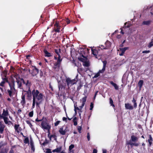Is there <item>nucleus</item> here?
Masks as SVG:
<instances>
[{
  "instance_id": "obj_10",
  "label": "nucleus",
  "mask_w": 153,
  "mask_h": 153,
  "mask_svg": "<svg viewBox=\"0 0 153 153\" xmlns=\"http://www.w3.org/2000/svg\"><path fill=\"white\" fill-rule=\"evenodd\" d=\"M125 107L127 109L132 110L133 109V107L129 103H126Z\"/></svg>"
},
{
  "instance_id": "obj_17",
  "label": "nucleus",
  "mask_w": 153,
  "mask_h": 153,
  "mask_svg": "<svg viewBox=\"0 0 153 153\" xmlns=\"http://www.w3.org/2000/svg\"><path fill=\"white\" fill-rule=\"evenodd\" d=\"M2 118L3 119L4 122L6 124H8L9 123H11L10 121L8 120L9 119L7 117H4Z\"/></svg>"
},
{
  "instance_id": "obj_5",
  "label": "nucleus",
  "mask_w": 153,
  "mask_h": 153,
  "mask_svg": "<svg viewBox=\"0 0 153 153\" xmlns=\"http://www.w3.org/2000/svg\"><path fill=\"white\" fill-rule=\"evenodd\" d=\"M41 125L42 128L44 129L47 130L48 131L51 128V126L45 121H42L41 123Z\"/></svg>"
},
{
  "instance_id": "obj_38",
  "label": "nucleus",
  "mask_w": 153,
  "mask_h": 153,
  "mask_svg": "<svg viewBox=\"0 0 153 153\" xmlns=\"http://www.w3.org/2000/svg\"><path fill=\"white\" fill-rule=\"evenodd\" d=\"M26 123L29 125V126L30 127L32 128V125L30 122L29 120H26Z\"/></svg>"
},
{
  "instance_id": "obj_60",
  "label": "nucleus",
  "mask_w": 153,
  "mask_h": 153,
  "mask_svg": "<svg viewBox=\"0 0 153 153\" xmlns=\"http://www.w3.org/2000/svg\"><path fill=\"white\" fill-rule=\"evenodd\" d=\"M98 92V91H97L95 93L94 96V99H95V97H96L97 95V94Z\"/></svg>"
},
{
  "instance_id": "obj_22",
  "label": "nucleus",
  "mask_w": 153,
  "mask_h": 153,
  "mask_svg": "<svg viewBox=\"0 0 153 153\" xmlns=\"http://www.w3.org/2000/svg\"><path fill=\"white\" fill-rule=\"evenodd\" d=\"M105 44L106 46V48H107V49L109 47H110L111 46V43L109 42V41H107L105 43Z\"/></svg>"
},
{
  "instance_id": "obj_27",
  "label": "nucleus",
  "mask_w": 153,
  "mask_h": 153,
  "mask_svg": "<svg viewBox=\"0 0 153 153\" xmlns=\"http://www.w3.org/2000/svg\"><path fill=\"white\" fill-rule=\"evenodd\" d=\"M61 147H60L59 148H58L57 149L53 150L52 151L53 152H59L61 150Z\"/></svg>"
},
{
  "instance_id": "obj_28",
  "label": "nucleus",
  "mask_w": 153,
  "mask_h": 153,
  "mask_svg": "<svg viewBox=\"0 0 153 153\" xmlns=\"http://www.w3.org/2000/svg\"><path fill=\"white\" fill-rule=\"evenodd\" d=\"M55 52L58 55V56H60L59 54V53L61 52V49H59L58 50L55 49Z\"/></svg>"
},
{
  "instance_id": "obj_4",
  "label": "nucleus",
  "mask_w": 153,
  "mask_h": 153,
  "mask_svg": "<svg viewBox=\"0 0 153 153\" xmlns=\"http://www.w3.org/2000/svg\"><path fill=\"white\" fill-rule=\"evenodd\" d=\"M66 82L68 87L71 86L72 85L76 83V80L75 79H73L71 80L69 78H66Z\"/></svg>"
},
{
  "instance_id": "obj_45",
  "label": "nucleus",
  "mask_w": 153,
  "mask_h": 153,
  "mask_svg": "<svg viewBox=\"0 0 153 153\" xmlns=\"http://www.w3.org/2000/svg\"><path fill=\"white\" fill-rule=\"evenodd\" d=\"M86 59L85 58H81L80 59V60L83 62H85L86 61L85 60Z\"/></svg>"
},
{
  "instance_id": "obj_56",
  "label": "nucleus",
  "mask_w": 153,
  "mask_h": 153,
  "mask_svg": "<svg viewBox=\"0 0 153 153\" xmlns=\"http://www.w3.org/2000/svg\"><path fill=\"white\" fill-rule=\"evenodd\" d=\"M126 23H125L124 24V26L123 27V28H128L129 27V26L128 25L127 26H126Z\"/></svg>"
},
{
  "instance_id": "obj_48",
  "label": "nucleus",
  "mask_w": 153,
  "mask_h": 153,
  "mask_svg": "<svg viewBox=\"0 0 153 153\" xmlns=\"http://www.w3.org/2000/svg\"><path fill=\"white\" fill-rule=\"evenodd\" d=\"M87 138L88 140L89 141L90 140V135L89 133H88L87 134Z\"/></svg>"
},
{
  "instance_id": "obj_21",
  "label": "nucleus",
  "mask_w": 153,
  "mask_h": 153,
  "mask_svg": "<svg viewBox=\"0 0 153 153\" xmlns=\"http://www.w3.org/2000/svg\"><path fill=\"white\" fill-rule=\"evenodd\" d=\"M5 126L4 125L0 126V133L2 134L3 133Z\"/></svg>"
},
{
  "instance_id": "obj_49",
  "label": "nucleus",
  "mask_w": 153,
  "mask_h": 153,
  "mask_svg": "<svg viewBox=\"0 0 153 153\" xmlns=\"http://www.w3.org/2000/svg\"><path fill=\"white\" fill-rule=\"evenodd\" d=\"M21 103L22 105L25 104V100H22Z\"/></svg>"
},
{
  "instance_id": "obj_34",
  "label": "nucleus",
  "mask_w": 153,
  "mask_h": 153,
  "mask_svg": "<svg viewBox=\"0 0 153 153\" xmlns=\"http://www.w3.org/2000/svg\"><path fill=\"white\" fill-rule=\"evenodd\" d=\"M30 146L31 148V149L33 151H34L35 150V148L34 146L33 143V142H31L30 143Z\"/></svg>"
},
{
  "instance_id": "obj_20",
  "label": "nucleus",
  "mask_w": 153,
  "mask_h": 153,
  "mask_svg": "<svg viewBox=\"0 0 153 153\" xmlns=\"http://www.w3.org/2000/svg\"><path fill=\"white\" fill-rule=\"evenodd\" d=\"M151 22V21L150 20L147 21H143L142 23V25H149Z\"/></svg>"
},
{
  "instance_id": "obj_64",
  "label": "nucleus",
  "mask_w": 153,
  "mask_h": 153,
  "mask_svg": "<svg viewBox=\"0 0 153 153\" xmlns=\"http://www.w3.org/2000/svg\"><path fill=\"white\" fill-rule=\"evenodd\" d=\"M9 153H13V151L12 149H11L10 152Z\"/></svg>"
},
{
  "instance_id": "obj_25",
  "label": "nucleus",
  "mask_w": 153,
  "mask_h": 153,
  "mask_svg": "<svg viewBox=\"0 0 153 153\" xmlns=\"http://www.w3.org/2000/svg\"><path fill=\"white\" fill-rule=\"evenodd\" d=\"M7 71H6L4 70L3 71L1 74V77L3 76L7 77Z\"/></svg>"
},
{
  "instance_id": "obj_16",
  "label": "nucleus",
  "mask_w": 153,
  "mask_h": 153,
  "mask_svg": "<svg viewBox=\"0 0 153 153\" xmlns=\"http://www.w3.org/2000/svg\"><path fill=\"white\" fill-rule=\"evenodd\" d=\"M59 132L62 135H65L66 133V132L63 129V128H60L59 130Z\"/></svg>"
},
{
  "instance_id": "obj_41",
  "label": "nucleus",
  "mask_w": 153,
  "mask_h": 153,
  "mask_svg": "<svg viewBox=\"0 0 153 153\" xmlns=\"http://www.w3.org/2000/svg\"><path fill=\"white\" fill-rule=\"evenodd\" d=\"M33 111H30L29 114V116L30 117H32L33 116Z\"/></svg>"
},
{
  "instance_id": "obj_51",
  "label": "nucleus",
  "mask_w": 153,
  "mask_h": 153,
  "mask_svg": "<svg viewBox=\"0 0 153 153\" xmlns=\"http://www.w3.org/2000/svg\"><path fill=\"white\" fill-rule=\"evenodd\" d=\"M150 52L149 51H143V53H148Z\"/></svg>"
},
{
  "instance_id": "obj_63",
  "label": "nucleus",
  "mask_w": 153,
  "mask_h": 153,
  "mask_svg": "<svg viewBox=\"0 0 153 153\" xmlns=\"http://www.w3.org/2000/svg\"><path fill=\"white\" fill-rule=\"evenodd\" d=\"M21 112H22L21 110L20 109H19L18 110V111H17V113H21Z\"/></svg>"
},
{
  "instance_id": "obj_11",
  "label": "nucleus",
  "mask_w": 153,
  "mask_h": 153,
  "mask_svg": "<svg viewBox=\"0 0 153 153\" xmlns=\"http://www.w3.org/2000/svg\"><path fill=\"white\" fill-rule=\"evenodd\" d=\"M149 138L148 139V141L149 143V146H151L152 144V142L153 141L151 135H149Z\"/></svg>"
},
{
  "instance_id": "obj_54",
  "label": "nucleus",
  "mask_w": 153,
  "mask_h": 153,
  "mask_svg": "<svg viewBox=\"0 0 153 153\" xmlns=\"http://www.w3.org/2000/svg\"><path fill=\"white\" fill-rule=\"evenodd\" d=\"M59 29H60L59 28H58L56 29L55 30V31L56 32L59 33L60 31Z\"/></svg>"
},
{
  "instance_id": "obj_3",
  "label": "nucleus",
  "mask_w": 153,
  "mask_h": 153,
  "mask_svg": "<svg viewBox=\"0 0 153 153\" xmlns=\"http://www.w3.org/2000/svg\"><path fill=\"white\" fill-rule=\"evenodd\" d=\"M86 97H83L82 99L80 100V103H81V105L79 106V108L77 107L76 108H75L74 109L79 110L82 109L83 107L84 106L85 104V103L86 101Z\"/></svg>"
},
{
  "instance_id": "obj_39",
  "label": "nucleus",
  "mask_w": 153,
  "mask_h": 153,
  "mask_svg": "<svg viewBox=\"0 0 153 153\" xmlns=\"http://www.w3.org/2000/svg\"><path fill=\"white\" fill-rule=\"evenodd\" d=\"M109 100H110V104L111 105V106H112L113 107H114V106L113 104V101L112 100V99L111 98H110Z\"/></svg>"
},
{
  "instance_id": "obj_55",
  "label": "nucleus",
  "mask_w": 153,
  "mask_h": 153,
  "mask_svg": "<svg viewBox=\"0 0 153 153\" xmlns=\"http://www.w3.org/2000/svg\"><path fill=\"white\" fill-rule=\"evenodd\" d=\"M65 21L68 24L70 23V21L68 19H67Z\"/></svg>"
},
{
  "instance_id": "obj_6",
  "label": "nucleus",
  "mask_w": 153,
  "mask_h": 153,
  "mask_svg": "<svg viewBox=\"0 0 153 153\" xmlns=\"http://www.w3.org/2000/svg\"><path fill=\"white\" fill-rule=\"evenodd\" d=\"M32 71L30 73L33 76H34L38 73L39 70L35 66H32Z\"/></svg>"
},
{
  "instance_id": "obj_8",
  "label": "nucleus",
  "mask_w": 153,
  "mask_h": 153,
  "mask_svg": "<svg viewBox=\"0 0 153 153\" xmlns=\"http://www.w3.org/2000/svg\"><path fill=\"white\" fill-rule=\"evenodd\" d=\"M9 115V112L7 108L6 109H4L3 111V112L1 114V118L8 117Z\"/></svg>"
},
{
  "instance_id": "obj_13",
  "label": "nucleus",
  "mask_w": 153,
  "mask_h": 153,
  "mask_svg": "<svg viewBox=\"0 0 153 153\" xmlns=\"http://www.w3.org/2000/svg\"><path fill=\"white\" fill-rule=\"evenodd\" d=\"M131 140L133 142H135L138 140V138L134 135H131Z\"/></svg>"
},
{
  "instance_id": "obj_33",
  "label": "nucleus",
  "mask_w": 153,
  "mask_h": 153,
  "mask_svg": "<svg viewBox=\"0 0 153 153\" xmlns=\"http://www.w3.org/2000/svg\"><path fill=\"white\" fill-rule=\"evenodd\" d=\"M153 46V39H152L151 42L149 43V45H148V47L149 48H150Z\"/></svg>"
},
{
  "instance_id": "obj_50",
  "label": "nucleus",
  "mask_w": 153,
  "mask_h": 153,
  "mask_svg": "<svg viewBox=\"0 0 153 153\" xmlns=\"http://www.w3.org/2000/svg\"><path fill=\"white\" fill-rule=\"evenodd\" d=\"M60 121H57L55 123L54 125L55 126H57L59 123Z\"/></svg>"
},
{
  "instance_id": "obj_52",
  "label": "nucleus",
  "mask_w": 153,
  "mask_h": 153,
  "mask_svg": "<svg viewBox=\"0 0 153 153\" xmlns=\"http://www.w3.org/2000/svg\"><path fill=\"white\" fill-rule=\"evenodd\" d=\"M82 68H79L77 69V71L78 73L79 74L80 73V71H82Z\"/></svg>"
},
{
  "instance_id": "obj_58",
  "label": "nucleus",
  "mask_w": 153,
  "mask_h": 153,
  "mask_svg": "<svg viewBox=\"0 0 153 153\" xmlns=\"http://www.w3.org/2000/svg\"><path fill=\"white\" fill-rule=\"evenodd\" d=\"M97 150L94 149L93 150V153H97Z\"/></svg>"
},
{
  "instance_id": "obj_26",
  "label": "nucleus",
  "mask_w": 153,
  "mask_h": 153,
  "mask_svg": "<svg viewBox=\"0 0 153 153\" xmlns=\"http://www.w3.org/2000/svg\"><path fill=\"white\" fill-rule=\"evenodd\" d=\"M128 49V47H125L123 48H120V50L121 52L124 53L125 51Z\"/></svg>"
},
{
  "instance_id": "obj_53",
  "label": "nucleus",
  "mask_w": 153,
  "mask_h": 153,
  "mask_svg": "<svg viewBox=\"0 0 153 153\" xmlns=\"http://www.w3.org/2000/svg\"><path fill=\"white\" fill-rule=\"evenodd\" d=\"M64 130L66 132L67 131H69V130L68 128V127L66 126L65 128V129H64Z\"/></svg>"
},
{
  "instance_id": "obj_15",
  "label": "nucleus",
  "mask_w": 153,
  "mask_h": 153,
  "mask_svg": "<svg viewBox=\"0 0 153 153\" xmlns=\"http://www.w3.org/2000/svg\"><path fill=\"white\" fill-rule=\"evenodd\" d=\"M110 83L114 87L116 90H118V86L116 83H114L112 81H111L110 82Z\"/></svg>"
},
{
  "instance_id": "obj_44",
  "label": "nucleus",
  "mask_w": 153,
  "mask_h": 153,
  "mask_svg": "<svg viewBox=\"0 0 153 153\" xmlns=\"http://www.w3.org/2000/svg\"><path fill=\"white\" fill-rule=\"evenodd\" d=\"M46 153H51V151L50 149H46Z\"/></svg>"
},
{
  "instance_id": "obj_62",
  "label": "nucleus",
  "mask_w": 153,
  "mask_h": 153,
  "mask_svg": "<svg viewBox=\"0 0 153 153\" xmlns=\"http://www.w3.org/2000/svg\"><path fill=\"white\" fill-rule=\"evenodd\" d=\"M102 153H106V152H107V151H106V150H105V149H103L102 150Z\"/></svg>"
},
{
  "instance_id": "obj_43",
  "label": "nucleus",
  "mask_w": 153,
  "mask_h": 153,
  "mask_svg": "<svg viewBox=\"0 0 153 153\" xmlns=\"http://www.w3.org/2000/svg\"><path fill=\"white\" fill-rule=\"evenodd\" d=\"M77 129H78V132L79 133H81V129H82L81 127L80 126H78Z\"/></svg>"
},
{
  "instance_id": "obj_61",
  "label": "nucleus",
  "mask_w": 153,
  "mask_h": 153,
  "mask_svg": "<svg viewBox=\"0 0 153 153\" xmlns=\"http://www.w3.org/2000/svg\"><path fill=\"white\" fill-rule=\"evenodd\" d=\"M139 145V144L138 143H134V146H137Z\"/></svg>"
},
{
  "instance_id": "obj_30",
  "label": "nucleus",
  "mask_w": 153,
  "mask_h": 153,
  "mask_svg": "<svg viewBox=\"0 0 153 153\" xmlns=\"http://www.w3.org/2000/svg\"><path fill=\"white\" fill-rule=\"evenodd\" d=\"M16 82L18 85V87L20 88L22 85L21 82L19 80L17 79Z\"/></svg>"
},
{
  "instance_id": "obj_32",
  "label": "nucleus",
  "mask_w": 153,
  "mask_h": 153,
  "mask_svg": "<svg viewBox=\"0 0 153 153\" xmlns=\"http://www.w3.org/2000/svg\"><path fill=\"white\" fill-rule=\"evenodd\" d=\"M132 102L134 103V107L135 108H136L137 106V103L136 102V100H135L134 98H133V100H132Z\"/></svg>"
},
{
  "instance_id": "obj_14",
  "label": "nucleus",
  "mask_w": 153,
  "mask_h": 153,
  "mask_svg": "<svg viewBox=\"0 0 153 153\" xmlns=\"http://www.w3.org/2000/svg\"><path fill=\"white\" fill-rule=\"evenodd\" d=\"M44 52L45 54V56L49 57L52 56L51 54L48 52L47 50H44Z\"/></svg>"
},
{
  "instance_id": "obj_2",
  "label": "nucleus",
  "mask_w": 153,
  "mask_h": 153,
  "mask_svg": "<svg viewBox=\"0 0 153 153\" xmlns=\"http://www.w3.org/2000/svg\"><path fill=\"white\" fill-rule=\"evenodd\" d=\"M15 80L13 79H12L11 82H8V83L9 86L10 87V89H8L7 90V92L9 96L11 97L12 96V94H14L15 91H16L15 88Z\"/></svg>"
},
{
  "instance_id": "obj_23",
  "label": "nucleus",
  "mask_w": 153,
  "mask_h": 153,
  "mask_svg": "<svg viewBox=\"0 0 153 153\" xmlns=\"http://www.w3.org/2000/svg\"><path fill=\"white\" fill-rule=\"evenodd\" d=\"M25 85L28 88V89H30V87L31 85L30 82L28 80H27V83Z\"/></svg>"
},
{
  "instance_id": "obj_42",
  "label": "nucleus",
  "mask_w": 153,
  "mask_h": 153,
  "mask_svg": "<svg viewBox=\"0 0 153 153\" xmlns=\"http://www.w3.org/2000/svg\"><path fill=\"white\" fill-rule=\"evenodd\" d=\"M74 147V146L73 144H71L69 146V149L70 150H71L72 149H73Z\"/></svg>"
},
{
  "instance_id": "obj_37",
  "label": "nucleus",
  "mask_w": 153,
  "mask_h": 153,
  "mask_svg": "<svg viewBox=\"0 0 153 153\" xmlns=\"http://www.w3.org/2000/svg\"><path fill=\"white\" fill-rule=\"evenodd\" d=\"M54 65L55 68H59L60 67V64L56 62L54 64Z\"/></svg>"
},
{
  "instance_id": "obj_9",
  "label": "nucleus",
  "mask_w": 153,
  "mask_h": 153,
  "mask_svg": "<svg viewBox=\"0 0 153 153\" xmlns=\"http://www.w3.org/2000/svg\"><path fill=\"white\" fill-rule=\"evenodd\" d=\"M91 51H92L93 54L97 58H98V59H100V58H99V56H97V55L98 54V52L97 50L96 49H91Z\"/></svg>"
},
{
  "instance_id": "obj_46",
  "label": "nucleus",
  "mask_w": 153,
  "mask_h": 153,
  "mask_svg": "<svg viewBox=\"0 0 153 153\" xmlns=\"http://www.w3.org/2000/svg\"><path fill=\"white\" fill-rule=\"evenodd\" d=\"M99 47H100L101 49H107V48H106V47L104 48V46L102 45H101Z\"/></svg>"
},
{
  "instance_id": "obj_7",
  "label": "nucleus",
  "mask_w": 153,
  "mask_h": 153,
  "mask_svg": "<svg viewBox=\"0 0 153 153\" xmlns=\"http://www.w3.org/2000/svg\"><path fill=\"white\" fill-rule=\"evenodd\" d=\"M2 81L0 83V86L2 87H4V84L6 82H8V81L7 77H4V76L2 77L1 78Z\"/></svg>"
},
{
  "instance_id": "obj_12",
  "label": "nucleus",
  "mask_w": 153,
  "mask_h": 153,
  "mask_svg": "<svg viewBox=\"0 0 153 153\" xmlns=\"http://www.w3.org/2000/svg\"><path fill=\"white\" fill-rule=\"evenodd\" d=\"M14 128L16 131L19 133L21 131V128L19 127V125L15 124L14 126Z\"/></svg>"
},
{
  "instance_id": "obj_31",
  "label": "nucleus",
  "mask_w": 153,
  "mask_h": 153,
  "mask_svg": "<svg viewBox=\"0 0 153 153\" xmlns=\"http://www.w3.org/2000/svg\"><path fill=\"white\" fill-rule=\"evenodd\" d=\"M143 83V81L142 80H140L138 83V86L140 88H141Z\"/></svg>"
},
{
  "instance_id": "obj_24",
  "label": "nucleus",
  "mask_w": 153,
  "mask_h": 153,
  "mask_svg": "<svg viewBox=\"0 0 153 153\" xmlns=\"http://www.w3.org/2000/svg\"><path fill=\"white\" fill-rule=\"evenodd\" d=\"M103 67L102 69L101 70V71H104L105 69V66H106V65L107 63V62L105 61H103Z\"/></svg>"
},
{
  "instance_id": "obj_19",
  "label": "nucleus",
  "mask_w": 153,
  "mask_h": 153,
  "mask_svg": "<svg viewBox=\"0 0 153 153\" xmlns=\"http://www.w3.org/2000/svg\"><path fill=\"white\" fill-rule=\"evenodd\" d=\"M27 96L28 97H32V92H31L30 89H28L27 91Z\"/></svg>"
},
{
  "instance_id": "obj_35",
  "label": "nucleus",
  "mask_w": 153,
  "mask_h": 153,
  "mask_svg": "<svg viewBox=\"0 0 153 153\" xmlns=\"http://www.w3.org/2000/svg\"><path fill=\"white\" fill-rule=\"evenodd\" d=\"M132 141L131 140H130L128 142H127V144L128 145H130L131 146H134V143L132 142Z\"/></svg>"
},
{
  "instance_id": "obj_1",
  "label": "nucleus",
  "mask_w": 153,
  "mask_h": 153,
  "mask_svg": "<svg viewBox=\"0 0 153 153\" xmlns=\"http://www.w3.org/2000/svg\"><path fill=\"white\" fill-rule=\"evenodd\" d=\"M32 94L33 99L32 109H33L35 108V104L37 107H39V105L42 102L44 98L43 94L37 90L33 89L32 91Z\"/></svg>"
},
{
  "instance_id": "obj_36",
  "label": "nucleus",
  "mask_w": 153,
  "mask_h": 153,
  "mask_svg": "<svg viewBox=\"0 0 153 153\" xmlns=\"http://www.w3.org/2000/svg\"><path fill=\"white\" fill-rule=\"evenodd\" d=\"M62 59L61 58L60 56H59L58 57L57 60V62L59 63L60 64V63L62 61Z\"/></svg>"
},
{
  "instance_id": "obj_57",
  "label": "nucleus",
  "mask_w": 153,
  "mask_h": 153,
  "mask_svg": "<svg viewBox=\"0 0 153 153\" xmlns=\"http://www.w3.org/2000/svg\"><path fill=\"white\" fill-rule=\"evenodd\" d=\"M82 112V111H81V109L80 110H79V116H80L81 115V113Z\"/></svg>"
},
{
  "instance_id": "obj_29",
  "label": "nucleus",
  "mask_w": 153,
  "mask_h": 153,
  "mask_svg": "<svg viewBox=\"0 0 153 153\" xmlns=\"http://www.w3.org/2000/svg\"><path fill=\"white\" fill-rule=\"evenodd\" d=\"M83 65L85 67H88L89 66V63L88 61H85L84 62Z\"/></svg>"
},
{
  "instance_id": "obj_47",
  "label": "nucleus",
  "mask_w": 153,
  "mask_h": 153,
  "mask_svg": "<svg viewBox=\"0 0 153 153\" xmlns=\"http://www.w3.org/2000/svg\"><path fill=\"white\" fill-rule=\"evenodd\" d=\"M94 107V105L92 103H91L90 105V110H92Z\"/></svg>"
},
{
  "instance_id": "obj_59",
  "label": "nucleus",
  "mask_w": 153,
  "mask_h": 153,
  "mask_svg": "<svg viewBox=\"0 0 153 153\" xmlns=\"http://www.w3.org/2000/svg\"><path fill=\"white\" fill-rule=\"evenodd\" d=\"M74 124L75 126H76L77 124V122L76 121H74Z\"/></svg>"
},
{
  "instance_id": "obj_18",
  "label": "nucleus",
  "mask_w": 153,
  "mask_h": 153,
  "mask_svg": "<svg viewBox=\"0 0 153 153\" xmlns=\"http://www.w3.org/2000/svg\"><path fill=\"white\" fill-rule=\"evenodd\" d=\"M104 71H101V70H100L99 71V72L96 74L95 76H94V78H96L99 76H100V73H102L104 72Z\"/></svg>"
},
{
  "instance_id": "obj_40",
  "label": "nucleus",
  "mask_w": 153,
  "mask_h": 153,
  "mask_svg": "<svg viewBox=\"0 0 153 153\" xmlns=\"http://www.w3.org/2000/svg\"><path fill=\"white\" fill-rule=\"evenodd\" d=\"M24 142L25 143H29V139L28 138H26L24 139Z\"/></svg>"
}]
</instances>
